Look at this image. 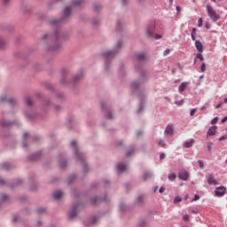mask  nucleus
<instances>
[{"instance_id":"nucleus-1","label":"nucleus","mask_w":227,"mask_h":227,"mask_svg":"<svg viewBox=\"0 0 227 227\" xmlns=\"http://www.w3.org/2000/svg\"><path fill=\"white\" fill-rule=\"evenodd\" d=\"M207 15H208V17H210V19H211V20H213V22H217V20L219 19H221V16L219 14H217L215 10H214V8H212V6L207 5Z\"/></svg>"},{"instance_id":"nucleus-2","label":"nucleus","mask_w":227,"mask_h":227,"mask_svg":"<svg viewBox=\"0 0 227 227\" xmlns=\"http://www.w3.org/2000/svg\"><path fill=\"white\" fill-rule=\"evenodd\" d=\"M70 145L74 148L75 155L77 160H80V162H82L84 164V156H82V153L79 152V149H77V142L72 141Z\"/></svg>"},{"instance_id":"nucleus-3","label":"nucleus","mask_w":227,"mask_h":227,"mask_svg":"<svg viewBox=\"0 0 227 227\" xmlns=\"http://www.w3.org/2000/svg\"><path fill=\"white\" fill-rule=\"evenodd\" d=\"M43 38L44 40H61V38H63V33L57 31L54 35H45Z\"/></svg>"},{"instance_id":"nucleus-4","label":"nucleus","mask_w":227,"mask_h":227,"mask_svg":"<svg viewBox=\"0 0 227 227\" xmlns=\"http://www.w3.org/2000/svg\"><path fill=\"white\" fill-rule=\"evenodd\" d=\"M224 194H226V187L224 186L217 187L215 191V196H217V198H223Z\"/></svg>"},{"instance_id":"nucleus-5","label":"nucleus","mask_w":227,"mask_h":227,"mask_svg":"<svg viewBox=\"0 0 227 227\" xmlns=\"http://www.w3.org/2000/svg\"><path fill=\"white\" fill-rule=\"evenodd\" d=\"M153 31H155V22H152L151 25L147 27L146 35L149 38H153Z\"/></svg>"},{"instance_id":"nucleus-6","label":"nucleus","mask_w":227,"mask_h":227,"mask_svg":"<svg viewBox=\"0 0 227 227\" xmlns=\"http://www.w3.org/2000/svg\"><path fill=\"white\" fill-rule=\"evenodd\" d=\"M216 130H217V126L210 127L207 133V137H210V136H215Z\"/></svg>"},{"instance_id":"nucleus-7","label":"nucleus","mask_w":227,"mask_h":227,"mask_svg":"<svg viewBox=\"0 0 227 227\" xmlns=\"http://www.w3.org/2000/svg\"><path fill=\"white\" fill-rule=\"evenodd\" d=\"M116 55V51H106L103 54L104 58L106 59H111V58H114Z\"/></svg>"},{"instance_id":"nucleus-8","label":"nucleus","mask_w":227,"mask_h":227,"mask_svg":"<svg viewBox=\"0 0 227 227\" xmlns=\"http://www.w3.org/2000/svg\"><path fill=\"white\" fill-rule=\"evenodd\" d=\"M165 136H173V125L169 124L166 127Z\"/></svg>"},{"instance_id":"nucleus-9","label":"nucleus","mask_w":227,"mask_h":227,"mask_svg":"<svg viewBox=\"0 0 227 227\" xmlns=\"http://www.w3.org/2000/svg\"><path fill=\"white\" fill-rule=\"evenodd\" d=\"M207 183L209 185H217V180H215V177L212 174L209 175V177L207 179Z\"/></svg>"},{"instance_id":"nucleus-10","label":"nucleus","mask_w":227,"mask_h":227,"mask_svg":"<svg viewBox=\"0 0 227 227\" xmlns=\"http://www.w3.org/2000/svg\"><path fill=\"white\" fill-rule=\"evenodd\" d=\"M178 177L180 180L186 181L187 178H189V173H187V171H182L179 173Z\"/></svg>"},{"instance_id":"nucleus-11","label":"nucleus","mask_w":227,"mask_h":227,"mask_svg":"<svg viewBox=\"0 0 227 227\" xmlns=\"http://www.w3.org/2000/svg\"><path fill=\"white\" fill-rule=\"evenodd\" d=\"M53 198H54V200H61V198H63V192H61V191L54 192Z\"/></svg>"},{"instance_id":"nucleus-12","label":"nucleus","mask_w":227,"mask_h":227,"mask_svg":"<svg viewBox=\"0 0 227 227\" xmlns=\"http://www.w3.org/2000/svg\"><path fill=\"white\" fill-rule=\"evenodd\" d=\"M195 47H196V49L199 52H200V53L203 52V43H201V42L196 41L195 42Z\"/></svg>"},{"instance_id":"nucleus-13","label":"nucleus","mask_w":227,"mask_h":227,"mask_svg":"<svg viewBox=\"0 0 227 227\" xmlns=\"http://www.w3.org/2000/svg\"><path fill=\"white\" fill-rule=\"evenodd\" d=\"M75 215H77V206H74L70 214H69V217L70 219H74V217H75Z\"/></svg>"},{"instance_id":"nucleus-14","label":"nucleus","mask_w":227,"mask_h":227,"mask_svg":"<svg viewBox=\"0 0 227 227\" xmlns=\"http://www.w3.org/2000/svg\"><path fill=\"white\" fill-rule=\"evenodd\" d=\"M187 86H189V82H184L180 84L179 86V91L180 93H182V91H185V90L187 89Z\"/></svg>"},{"instance_id":"nucleus-15","label":"nucleus","mask_w":227,"mask_h":227,"mask_svg":"<svg viewBox=\"0 0 227 227\" xmlns=\"http://www.w3.org/2000/svg\"><path fill=\"white\" fill-rule=\"evenodd\" d=\"M127 169V165L125 164H119L117 165V171H119V173H123V171H126Z\"/></svg>"},{"instance_id":"nucleus-16","label":"nucleus","mask_w":227,"mask_h":227,"mask_svg":"<svg viewBox=\"0 0 227 227\" xmlns=\"http://www.w3.org/2000/svg\"><path fill=\"white\" fill-rule=\"evenodd\" d=\"M192 145H194V139H191L188 142L184 143V148H191V146H192Z\"/></svg>"},{"instance_id":"nucleus-17","label":"nucleus","mask_w":227,"mask_h":227,"mask_svg":"<svg viewBox=\"0 0 227 227\" xmlns=\"http://www.w3.org/2000/svg\"><path fill=\"white\" fill-rule=\"evenodd\" d=\"M138 61H145L146 59V55H145V53H139L137 56Z\"/></svg>"},{"instance_id":"nucleus-18","label":"nucleus","mask_w":227,"mask_h":227,"mask_svg":"<svg viewBox=\"0 0 227 227\" xmlns=\"http://www.w3.org/2000/svg\"><path fill=\"white\" fill-rule=\"evenodd\" d=\"M83 76H84V74L82 73H81L80 74L74 76V82H77V81H81V79H82Z\"/></svg>"},{"instance_id":"nucleus-19","label":"nucleus","mask_w":227,"mask_h":227,"mask_svg":"<svg viewBox=\"0 0 227 227\" xmlns=\"http://www.w3.org/2000/svg\"><path fill=\"white\" fill-rule=\"evenodd\" d=\"M143 180H148V178H152V173L150 172H145L144 175H143Z\"/></svg>"},{"instance_id":"nucleus-20","label":"nucleus","mask_w":227,"mask_h":227,"mask_svg":"<svg viewBox=\"0 0 227 227\" xmlns=\"http://www.w3.org/2000/svg\"><path fill=\"white\" fill-rule=\"evenodd\" d=\"M196 59H200V61H204L205 60V58H203V55L201 54V52L197 54L196 58H195V60H194V63H196Z\"/></svg>"},{"instance_id":"nucleus-21","label":"nucleus","mask_w":227,"mask_h":227,"mask_svg":"<svg viewBox=\"0 0 227 227\" xmlns=\"http://www.w3.org/2000/svg\"><path fill=\"white\" fill-rule=\"evenodd\" d=\"M70 15V7H65L64 9V16L67 18Z\"/></svg>"},{"instance_id":"nucleus-22","label":"nucleus","mask_w":227,"mask_h":227,"mask_svg":"<svg viewBox=\"0 0 227 227\" xmlns=\"http://www.w3.org/2000/svg\"><path fill=\"white\" fill-rule=\"evenodd\" d=\"M196 28H192V40L193 42H196Z\"/></svg>"},{"instance_id":"nucleus-23","label":"nucleus","mask_w":227,"mask_h":227,"mask_svg":"<svg viewBox=\"0 0 227 227\" xmlns=\"http://www.w3.org/2000/svg\"><path fill=\"white\" fill-rule=\"evenodd\" d=\"M2 127H10V125H12L11 122L5 121H2L1 122Z\"/></svg>"},{"instance_id":"nucleus-24","label":"nucleus","mask_w":227,"mask_h":227,"mask_svg":"<svg viewBox=\"0 0 227 227\" xmlns=\"http://www.w3.org/2000/svg\"><path fill=\"white\" fill-rule=\"evenodd\" d=\"M82 1L81 0H75L73 2L74 6H81Z\"/></svg>"},{"instance_id":"nucleus-25","label":"nucleus","mask_w":227,"mask_h":227,"mask_svg":"<svg viewBox=\"0 0 227 227\" xmlns=\"http://www.w3.org/2000/svg\"><path fill=\"white\" fill-rule=\"evenodd\" d=\"M175 178H176V175H175V174L168 175V180H170L171 182H173V180H175Z\"/></svg>"},{"instance_id":"nucleus-26","label":"nucleus","mask_w":227,"mask_h":227,"mask_svg":"<svg viewBox=\"0 0 227 227\" xmlns=\"http://www.w3.org/2000/svg\"><path fill=\"white\" fill-rule=\"evenodd\" d=\"M26 104H27V106H33V101H31V98H27L26 99Z\"/></svg>"},{"instance_id":"nucleus-27","label":"nucleus","mask_w":227,"mask_h":227,"mask_svg":"<svg viewBox=\"0 0 227 227\" xmlns=\"http://www.w3.org/2000/svg\"><path fill=\"white\" fill-rule=\"evenodd\" d=\"M217 121H219V118H218V117H215V118L211 121V125H215V123H217Z\"/></svg>"},{"instance_id":"nucleus-28","label":"nucleus","mask_w":227,"mask_h":227,"mask_svg":"<svg viewBox=\"0 0 227 227\" xmlns=\"http://www.w3.org/2000/svg\"><path fill=\"white\" fill-rule=\"evenodd\" d=\"M61 22V20H54L51 21V24L53 26H59V23Z\"/></svg>"},{"instance_id":"nucleus-29","label":"nucleus","mask_w":227,"mask_h":227,"mask_svg":"<svg viewBox=\"0 0 227 227\" xmlns=\"http://www.w3.org/2000/svg\"><path fill=\"white\" fill-rule=\"evenodd\" d=\"M3 169H10V164L9 163H4L2 165Z\"/></svg>"},{"instance_id":"nucleus-30","label":"nucleus","mask_w":227,"mask_h":227,"mask_svg":"<svg viewBox=\"0 0 227 227\" xmlns=\"http://www.w3.org/2000/svg\"><path fill=\"white\" fill-rule=\"evenodd\" d=\"M5 43H4V41H3V39L0 38V49H4L5 47Z\"/></svg>"},{"instance_id":"nucleus-31","label":"nucleus","mask_w":227,"mask_h":227,"mask_svg":"<svg viewBox=\"0 0 227 227\" xmlns=\"http://www.w3.org/2000/svg\"><path fill=\"white\" fill-rule=\"evenodd\" d=\"M203 26V18H200L198 21V27H201Z\"/></svg>"},{"instance_id":"nucleus-32","label":"nucleus","mask_w":227,"mask_h":227,"mask_svg":"<svg viewBox=\"0 0 227 227\" xmlns=\"http://www.w3.org/2000/svg\"><path fill=\"white\" fill-rule=\"evenodd\" d=\"M106 118H107L108 120H111V118H113V114H111V112H106Z\"/></svg>"},{"instance_id":"nucleus-33","label":"nucleus","mask_w":227,"mask_h":227,"mask_svg":"<svg viewBox=\"0 0 227 227\" xmlns=\"http://www.w3.org/2000/svg\"><path fill=\"white\" fill-rule=\"evenodd\" d=\"M180 201H182V198L181 197H176L174 200V203H180Z\"/></svg>"},{"instance_id":"nucleus-34","label":"nucleus","mask_w":227,"mask_h":227,"mask_svg":"<svg viewBox=\"0 0 227 227\" xmlns=\"http://www.w3.org/2000/svg\"><path fill=\"white\" fill-rule=\"evenodd\" d=\"M200 70H201V72H205V70H207V65L205 63H202V65L200 67Z\"/></svg>"},{"instance_id":"nucleus-35","label":"nucleus","mask_w":227,"mask_h":227,"mask_svg":"<svg viewBox=\"0 0 227 227\" xmlns=\"http://www.w3.org/2000/svg\"><path fill=\"white\" fill-rule=\"evenodd\" d=\"M170 52H171V50L167 49V50L164 51L163 56H168Z\"/></svg>"},{"instance_id":"nucleus-36","label":"nucleus","mask_w":227,"mask_h":227,"mask_svg":"<svg viewBox=\"0 0 227 227\" xmlns=\"http://www.w3.org/2000/svg\"><path fill=\"white\" fill-rule=\"evenodd\" d=\"M196 111H197L196 108L192 109L190 112V115L194 116V114H196Z\"/></svg>"},{"instance_id":"nucleus-37","label":"nucleus","mask_w":227,"mask_h":227,"mask_svg":"<svg viewBox=\"0 0 227 227\" xmlns=\"http://www.w3.org/2000/svg\"><path fill=\"white\" fill-rule=\"evenodd\" d=\"M159 145L162 146V147H165L166 146V143L164 142V140H160Z\"/></svg>"},{"instance_id":"nucleus-38","label":"nucleus","mask_w":227,"mask_h":227,"mask_svg":"<svg viewBox=\"0 0 227 227\" xmlns=\"http://www.w3.org/2000/svg\"><path fill=\"white\" fill-rule=\"evenodd\" d=\"M59 47H61V46L59 44H58L54 48H51V51H59Z\"/></svg>"},{"instance_id":"nucleus-39","label":"nucleus","mask_w":227,"mask_h":227,"mask_svg":"<svg viewBox=\"0 0 227 227\" xmlns=\"http://www.w3.org/2000/svg\"><path fill=\"white\" fill-rule=\"evenodd\" d=\"M207 150H208V152H212V142H209L207 144Z\"/></svg>"},{"instance_id":"nucleus-40","label":"nucleus","mask_w":227,"mask_h":227,"mask_svg":"<svg viewBox=\"0 0 227 227\" xmlns=\"http://www.w3.org/2000/svg\"><path fill=\"white\" fill-rule=\"evenodd\" d=\"M175 104L176 106H182V104H184V99L180 100V101H176Z\"/></svg>"},{"instance_id":"nucleus-41","label":"nucleus","mask_w":227,"mask_h":227,"mask_svg":"<svg viewBox=\"0 0 227 227\" xmlns=\"http://www.w3.org/2000/svg\"><path fill=\"white\" fill-rule=\"evenodd\" d=\"M198 164H199L200 168L202 169L204 164H203V162L201 161V160H198Z\"/></svg>"},{"instance_id":"nucleus-42","label":"nucleus","mask_w":227,"mask_h":227,"mask_svg":"<svg viewBox=\"0 0 227 227\" xmlns=\"http://www.w3.org/2000/svg\"><path fill=\"white\" fill-rule=\"evenodd\" d=\"M200 200V195H194V198L192 200V201H198Z\"/></svg>"},{"instance_id":"nucleus-43","label":"nucleus","mask_w":227,"mask_h":227,"mask_svg":"<svg viewBox=\"0 0 227 227\" xmlns=\"http://www.w3.org/2000/svg\"><path fill=\"white\" fill-rule=\"evenodd\" d=\"M16 100L13 98L9 99V104H16Z\"/></svg>"},{"instance_id":"nucleus-44","label":"nucleus","mask_w":227,"mask_h":227,"mask_svg":"<svg viewBox=\"0 0 227 227\" xmlns=\"http://www.w3.org/2000/svg\"><path fill=\"white\" fill-rule=\"evenodd\" d=\"M225 139H227V136H223L219 138V141H224Z\"/></svg>"},{"instance_id":"nucleus-45","label":"nucleus","mask_w":227,"mask_h":227,"mask_svg":"<svg viewBox=\"0 0 227 227\" xmlns=\"http://www.w3.org/2000/svg\"><path fill=\"white\" fill-rule=\"evenodd\" d=\"M97 201H100V199H98V198H94V199L92 200V202H93L94 204H96Z\"/></svg>"},{"instance_id":"nucleus-46","label":"nucleus","mask_w":227,"mask_h":227,"mask_svg":"<svg viewBox=\"0 0 227 227\" xmlns=\"http://www.w3.org/2000/svg\"><path fill=\"white\" fill-rule=\"evenodd\" d=\"M160 160L166 159V154L161 153L160 156Z\"/></svg>"},{"instance_id":"nucleus-47","label":"nucleus","mask_w":227,"mask_h":227,"mask_svg":"<svg viewBox=\"0 0 227 227\" xmlns=\"http://www.w3.org/2000/svg\"><path fill=\"white\" fill-rule=\"evenodd\" d=\"M184 221H189V215H185L184 217H183Z\"/></svg>"},{"instance_id":"nucleus-48","label":"nucleus","mask_w":227,"mask_h":227,"mask_svg":"<svg viewBox=\"0 0 227 227\" xmlns=\"http://www.w3.org/2000/svg\"><path fill=\"white\" fill-rule=\"evenodd\" d=\"M133 153H134V150L128 151V153H127L128 157L132 155Z\"/></svg>"},{"instance_id":"nucleus-49","label":"nucleus","mask_w":227,"mask_h":227,"mask_svg":"<svg viewBox=\"0 0 227 227\" xmlns=\"http://www.w3.org/2000/svg\"><path fill=\"white\" fill-rule=\"evenodd\" d=\"M160 38H162L161 35H155V39H156V40H160Z\"/></svg>"},{"instance_id":"nucleus-50","label":"nucleus","mask_w":227,"mask_h":227,"mask_svg":"<svg viewBox=\"0 0 227 227\" xmlns=\"http://www.w3.org/2000/svg\"><path fill=\"white\" fill-rule=\"evenodd\" d=\"M165 191H166V188H164V187H160V193L164 192Z\"/></svg>"},{"instance_id":"nucleus-51","label":"nucleus","mask_w":227,"mask_h":227,"mask_svg":"<svg viewBox=\"0 0 227 227\" xmlns=\"http://www.w3.org/2000/svg\"><path fill=\"white\" fill-rule=\"evenodd\" d=\"M141 201H143V197L142 196L138 197L137 203H141Z\"/></svg>"},{"instance_id":"nucleus-52","label":"nucleus","mask_w":227,"mask_h":227,"mask_svg":"<svg viewBox=\"0 0 227 227\" xmlns=\"http://www.w3.org/2000/svg\"><path fill=\"white\" fill-rule=\"evenodd\" d=\"M38 212H40V213H42V212H45V208H43V207H40V208L38 209Z\"/></svg>"},{"instance_id":"nucleus-53","label":"nucleus","mask_w":227,"mask_h":227,"mask_svg":"<svg viewBox=\"0 0 227 227\" xmlns=\"http://www.w3.org/2000/svg\"><path fill=\"white\" fill-rule=\"evenodd\" d=\"M65 166H67V162L64 161L63 163H60V168H65Z\"/></svg>"},{"instance_id":"nucleus-54","label":"nucleus","mask_w":227,"mask_h":227,"mask_svg":"<svg viewBox=\"0 0 227 227\" xmlns=\"http://www.w3.org/2000/svg\"><path fill=\"white\" fill-rule=\"evenodd\" d=\"M227 121V116H225L223 120H222V123H226Z\"/></svg>"},{"instance_id":"nucleus-55","label":"nucleus","mask_w":227,"mask_h":227,"mask_svg":"<svg viewBox=\"0 0 227 227\" xmlns=\"http://www.w3.org/2000/svg\"><path fill=\"white\" fill-rule=\"evenodd\" d=\"M141 111H143V105L140 106V107L137 110V113H141Z\"/></svg>"},{"instance_id":"nucleus-56","label":"nucleus","mask_w":227,"mask_h":227,"mask_svg":"<svg viewBox=\"0 0 227 227\" xmlns=\"http://www.w3.org/2000/svg\"><path fill=\"white\" fill-rule=\"evenodd\" d=\"M0 100H1V102H4V100H6V98L5 97H2V98H0Z\"/></svg>"},{"instance_id":"nucleus-57","label":"nucleus","mask_w":227,"mask_h":227,"mask_svg":"<svg viewBox=\"0 0 227 227\" xmlns=\"http://www.w3.org/2000/svg\"><path fill=\"white\" fill-rule=\"evenodd\" d=\"M176 10L177 13H180V6H176Z\"/></svg>"},{"instance_id":"nucleus-58","label":"nucleus","mask_w":227,"mask_h":227,"mask_svg":"<svg viewBox=\"0 0 227 227\" xmlns=\"http://www.w3.org/2000/svg\"><path fill=\"white\" fill-rule=\"evenodd\" d=\"M221 106H223V103L218 104L215 108L219 109L221 107Z\"/></svg>"},{"instance_id":"nucleus-59","label":"nucleus","mask_w":227,"mask_h":227,"mask_svg":"<svg viewBox=\"0 0 227 227\" xmlns=\"http://www.w3.org/2000/svg\"><path fill=\"white\" fill-rule=\"evenodd\" d=\"M206 28H207V29H210V24L206 23Z\"/></svg>"},{"instance_id":"nucleus-60","label":"nucleus","mask_w":227,"mask_h":227,"mask_svg":"<svg viewBox=\"0 0 227 227\" xmlns=\"http://www.w3.org/2000/svg\"><path fill=\"white\" fill-rule=\"evenodd\" d=\"M27 136H29V134H27V133H24L23 134V137L26 139V137H27Z\"/></svg>"},{"instance_id":"nucleus-61","label":"nucleus","mask_w":227,"mask_h":227,"mask_svg":"<svg viewBox=\"0 0 227 227\" xmlns=\"http://www.w3.org/2000/svg\"><path fill=\"white\" fill-rule=\"evenodd\" d=\"M132 87H133V88H137V82L133 83V84H132Z\"/></svg>"},{"instance_id":"nucleus-62","label":"nucleus","mask_w":227,"mask_h":227,"mask_svg":"<svg viewBox=\"0 0 227 227\" xmlns=\"http://www.w3.org/2000/svg\"><path fill=\"white\" fill-rule=\"evenodd\" d=\"M205 109H207V106H204L200 108V111H205Z\"/></svg>"},{"instance_id":"nucleus-63","label":"nucleus","mask_w":227,"mask_h":227,"mask_svg":"<svg viewBox=\"0 0 227 227\" xmlns=\"http://www.w3.org/2000/svg\"><path fill=\"white\" fill-rule=\"evenodd\" d=\"M2 200H6V195L2 196Z\"/></svg>"},{"instance_id":"nucleus-64","label":"nucleus","mask_w":227,"mask_h":227,"mask_svg":"<svg viewBox=\"0 0 227 227\" xmlns=\"http://www.w3.org/2000/svg\"><path fill=\"white\" fill-rule=\"evenodd\" d=\"M118 47H121V43H118Z\"/></svg>"}]
</instances>
